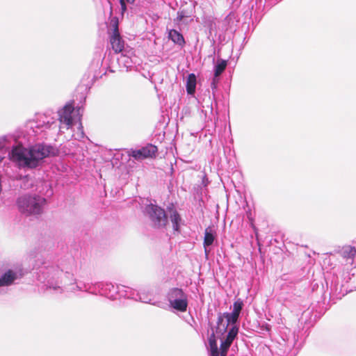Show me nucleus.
Here are the masks:
<instances>
[{
    "instance_id": "1",
    "label": "nucleus",
    "mask_w": 356,
    "mask_h": 356,
    "mask_svg": "<svg viewBox=\"0 0 356 356\" xmlns=\"http://www.w3.org/2000/svg\"><path fill=\"white\" fill-rule=\"evenodd\" d=\"M55 154V149L50 145L38 144L26 149L21 145L14 147L9 154L10 159L19 165L36 168L40 161Z\"/></svg>"
},
{
    "instance_id": "2",
    "label": "nucleus",
    "mask_w": 356,
    "mask_h": 356,
    "mask_svg": "<svg viewBox=\"0 0 356 356\" xmlns=\"http://www.w3.org/2000/svg\"><path fill=\"white\" fill-rule=\"evenodd\" d=\"M238 332V327L237 325H233L229 330L225 341H222L220 349H218L217 339L213 331L208 339L211 356H227L229 348L236 337Z\"/></svg>"
},
{
    "instance_id": "3",
    "label": "nucleus",
    "mask_w": 356,
    "mask_h": 356,
    "mask_svg": "<svg viewBox=\"0 0 356 356\" xmlns=\"http://www.w3.org/2000/svg\"><path fill=\"white\" fill-rule=\"evenodd\" d=\"M44 199L38 196L23 195L17 200L18 210L26 215L38 214Z\"/></svg>"
},
{
    "instance_id": "4",
    "label": "nucleus",
    "mask_w": 356,
    "mask_h": 356,
    "mask_svg": "<svg viewBox=\"0 0 356 356\" xmlns=\"http://www.w3.org/2000/svg\"><path fill=\"white\" fill-rule=\"evenodd\" d=\"M145 211L151 220L152 225L154 228L159 229L166 226L168 217L163 209L157 205L150 204L145 207Z\"/></svg>"
},
{
    "instance_id": "5",
    "label": "nucleus",
    "mask_w": 356,
    "mask_h": 356,
    "mask_svg": "<svg viewBox=\"0 0 356 356\" xmlns=\"http://www.w3.org/2000/svg\"><path fill=\"white\" fill-rule=\"evenodd\" d=\"M158 148L152 144H147L139 149L131 150L129 155L136 160L154 159L156 156Z\"/></svg>"
},
{
    "instance_id": "6",
    "label": "nucleus",
    "mask_w": 356,
    "mask_h": 356,
    "mask_svg": "<svg viewBox=\"0 0 356 356\" xmlns=\"http://www.w3.org/2000/svg\"><path fill=\"white\" fill-rule=\"evenodd\" d=\"M239 315L235 313H224L218 316L216 332L223 334L226 332L228 325L235 324L238 318Z\"/></svg>"
},
{
    "instance_id": "7",
    "label": "nucleus",
    "mask_w": 356,
    "mask_h": 356,
    "mask_svg": "<svg viewBox=\"0 0 356 356\" xmlns=\"http://www.w3.org/2000/svg\"><path fill=\"white\" fill-rule=\"evenodd\" d=\"M74 112V106L72 104H66L59 113V121L66 125L69 129L73 125L72 114Z\"/></svg>"
},
{
    "instance_id": "8",
    "label": "nucleus",
    "mask_w": 356,
    "mask_h": 356,
    "mask_svg": "<svg viewBox=\"0 0 356 356\" xmlns=\"http://www.w3.org/2000/svg\"><path fill=\"white\" fill-rule=\"evenodd\" d=\"M109 41L115 54H120L124 49V41L120 35H110Z\"/></svg>"
},
{
    "instance_id": "9",
    "label": "nucleus",
    "mask_w": 356,
    "mask_h": 356,
    "mask_svg": "<svg viewBox=\"0 0 356 356\" xmlns=\"http://www.w3.org/2000/svg\"><path fill=\"white\" fill-rule=\"evenodd\" d=\"M17 279V274L12 270H8L0 277V287L11 285Z\"/></svg>"
},
{
    "instance_id": "10",
    "label": "nucleus",
    "mask_w": 356,
    "mask_h": 356,
    "mask_svg": "<svg viewBox=\"0 0 356 356\" xmlns=\"http://www.w3.org/2000/svg\"><path fill=\"white\" fill-rule=\"evenodd\" d=\"M168 38L175 44L183 47L186 42L181 33L175 29H171L168 32Z\"/></svg>"
},
{
    "instance_id": "11",
    "label": "nucleus",
    "mask_w": 356,
    "mask_h": 356,
    "mask_svg": "<svg viewBox=\"0 0 356 356\" xmlns=\"http://www.w3.org/2000/svg\"><path fill=\"white\" fill-rule=\"evenodd\" d=\"M170 305L175 309L180 312H185L187 309L188 302L186 297L180 299L170 300Z\"/></svg>"
},
{
    "instance_id": "12",
    "label": "nucleus",
    "mask_w": 356,
    "mask_h": 356,
    "mask_svg": "<svg viewBox=\"0 0 356 356\" xmlns=\"http://www.w3.org/2000/svg\"><path fill=\"white\" fill-rule=\"evenodd\" d=\"M196 76L191 73L188 76L186 81V91L189 95H193L195 92Z\"/></svg>"
},
{
    "instance_id": "13",
    "label": "nucleus",
    "mask_w": 356,
    "mask_h": 356,
    "mask_svg": "<svg viewBox=\"0 0 356 356\" xmlns=\"http://www.w3.org/2000/svg\"><path fill=\"white\" fill-rule=\"evenodd\" d=\"M185 297H186V296L184 293L183 290L179 288H172L168 293L169 302H170V300H174L175 299H180Z\"/></svg>"
},
{
    "instance_id": "14",
    "label": "nucleus",
    "mask_w": 356,
    "mask_h": 356,
    "mask_svg": "<svg viewBox=\"0 0 356 356\" xmlns=\"http://www.w3.org/2000/svg\"><path fill=\"white\" fill-rule=\"evenodd\" d=\"M227 65V61L225 60L219 59L217 60V64L215 66L214 79L220 76L225 71ZM213 81H215V79H213Z\"/></svg>"
},
{
    "instance_id": "15",
    "label": "nucleus",
    "mask_w": 356,
    "mask_h": 356,
    "mask_svg": "<svg viewBox=\"0 0 356 356\" xmlns=\"http://www.w3.org/2000/svg\"><path fill=\"white\" fill-rule=\"evenodd\" d=\"M214 239H215V237H214L213 234L211 232L210 228L209 227L205 229L204 238V242H203V245L205 248L206 252H207V247L212 245Z\"/></svg>"
},
{
    "instance_id": "16",
    "label": "nucleus",
    "mask_w": 356,
    "mask_h": 356,
    "mask_svg": "<svg viewBox=\"0 0 356 356\" xmlns=\"http://www.w3.org/2000/svg\"><path fill=\"white\" fill-rule=\"evenodd\" d=\"M356 254V249L350 245L343 247L342 256L344 258H353Z\"/></svg>"
},
{
    "instance_id": "17",
    "label": "nucleus",
    "mask_w": 356,
    "mask_h": 356,
    "mask_svg": "<svg viewBox=\"0 0 356 356\" xmlns=\"http://www.w3.org/2000/svg\"><path fill=\"white\" fill-rule=\"evenodd\" d=\"M170 219L172 223L173 229L176 231H178L179 228V222L181 221L179 214L176 211H174L170 216Z\"/></svg>"
},
{
    "instance_id": "18",
    "label": "nucleus",
    "mask_w": 356,
    "mask_h": 356,
    "mask_svg": "<svg viewBox=\"0 0 356 356\" xmlns=\"http://www.w3.org/2000/svg\"><path fill=\"white\" fill-rule=\"evenodd\" d=\"M243 305V304L241 300H238L235 301L233 305V312H232L239 315L241 313V311L242 310Z\"/></svg>"
},
{
    "instance_id": "19",
    "label": "nucleus",
    "mask_w": 356,
    "mask_h": 356,
    "mask_svg": "<svg viewBox=\"0 0 356 356\" xmlns=\"http://www.w3.org/2000/svg\"><path fill=\"white\" fill-rule=\"evenodd\" d=\"M111 24L113 26V31L111 33V35H120L119 31V27H118V19L116 17H114L111 20Z\"/></svg>"
},
{
    "instance_id": "20",
    "label": "nucleus",
    "mask_w": 356,
    "mask_h": 356,
    "mask_svg": "<svg viewBox=\"0 0 356 356\" xmlns=\"http://www.w3.org/2000/svg\"><path fill=\"white\" fill-rule=\"evenodd\" d=\"M184 17H185V15H184V13L183 11L177 13V20L178 22H181Z\"/></svg>"
},
{
    "instance_id": "21",
    "label": "nucleus",
    "mask_w": 356,
    "mask_h": 356,
    "mask_svg": "<svg viewBox=\"0 0 356 356\" xmlns=\"http://www.w3.org/2000/svg\"><path fill=\"white\" fill-rule=\"evenodd\" d=\"M120 5H121L122 11L123 13V12H124L127 10L125 1H121V2H120Z\"/></svg>"
},
{
    "instance_id": "22",
    "label": "nucleus",
    "mask_w": 356,
    "mask_h": 356,
    "mask_svg": "<svg viewBox=\"0 0 356 356\" xmlns=\"http://www.w3.org/2000/svg\"><path fill=\"white\" fill-rule=\"evenodd\" d=\"M1 160H2V158L0 156V162L1 161Z\"/></svg>"
}]
</instances>
